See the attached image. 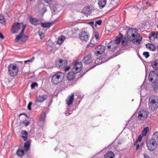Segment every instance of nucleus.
Wrapping results in <instances>:
<instances>
[{
  "label": "nucleus",
  "mask_w": 158,
  "mask_h": 158,
  "mask_svg": "<svg viewBox=\"0 0 158 158\" xmlns=\"http://www.w3.org/2000/svg\"><path fill=\"white\" fill-rule=\"evenodd\" d=\"M137 31L136 29L132 27L129 28L127 32V37L128 39L129 40H134L133 38L135 36Z\"/></svg>",
  "instance_id": "nucleus-3"
},
{
  "label": "nucleus",
  "mask_w": 158,
  "mask_h": 158,
  "mask_svg": "<svg viewBox=\"0 0 158 158\" xmlns=\"http://www.w3.org/2000/svg\"><path fill=\"white\" fill-rule=\"evenodd\" d=\"M155 35V34L154 33H152L150 34L149 35V40H151V38L152 36H154Z\"/></svg>",
  "instance_id": "nucleus-46"
},
{
  "label": "nucleus",
  "mask_w": 158,
  "mask_h": 158,
  "mask_svg": "<svg viewBox=\"0 0 158 158\" xmlns=\"http://www.w3.org/2000/svg\"><path fill=\"white\" fill-rule=\"evenodd\" d=\"M89 24L93 27H94V26H95V23H94V22L93 21L89 22Z\"/></svg>",
  "instance_id": "nucleus-47"
},
{
  "label": "nucleus",
  "mask_w": 158,
  "mask_h": 158,
  "mask_svg": "<svg viewBox=\"0 0 158 158\" xmlns=\"http://www.w3.org/2000/svg\"><path fill=\"white\" fill-rule=\"evenodd\" d=\"M92 61L93 60L91 56L88 55L85 56L82 60V61L84 64H89L91 63Z\"/></svg>",
  "instance_id": "nucleus-16"
},
{
  "label": "nucleus",
  "mask_w": 158,
  "mask_h": 158,
  "mask_svg": "<svg viewBox=\"0 0 158 158\" xmlns=\"http://www.w3.org/2000/svg\"><path fill=\"white\" fill-rule=\"evenodd\" d=\"M20 63H21L22 64H23V62H20Z\"/></svg>",
  "instance_id": "nucleus-63"
},
{
  "label": "nucleus",
  "mask_w": 158,
  "mask_h": 158,
  "mask_svg": "<svg viewBox=\"0 0 158 158\" xmlns=\"http://www.w3.org/2000/svg\"><path fill=\"white\" fill-rule=\"evenodd\" d=\"M151 66L153 69L158 70V59L155 60L151 62Z\"/></svg>",
  "instance_id": "nucleus-20"
},
{
  "label": "nucleus",
  "mask_w": 158,
  "mask_h": 158,
  "mask_svg": "<svg viewBox=\"0 0 158 158\" xmlns=\"http://www.w3.org/2000/svg\"><path fill=\"white\" fill-rule=\"evenodd\" d=\"M65 64H66H66H67V63H66V61H65Z\"/></svg>",
  "instance_id": "nucleus-61"
},
{
  "label": "nucleus",
  "mask_w": 158,
  "mask_h": 158,
  "mask_svg": "<svg viewBox=\"0 0 158 158\" xmlns=\"http://www.w3.org/2000/svg\"><path fill=\"white\" fill-rule=\"evenodd\" d=\"M8 69L9 74L13 77L17 74L19 71L18 66L15 63L10 64L8 66Z\"/></svg>",
  "instance_id": "nucleus-1"
},
{
  "label": "nucleus",
  "mask_w": 158,
  "mask_h": 158,
  "mask_svg": "<svg viewBox=\"0 0 158 158\" xmlns=\"http://www.w3.org/2000/svg\"><path fill=\"white\" fill-rule=\"evenodd\" d=\"M105 47L103 45L98 46L97 47L95 48V51L94 52L95 54L96 55H98L102 54L105 51Z\"/></svg>",
  "instance_id": "nucleus-12"
},
{
  "label": "nucleus",
  "mask_w": 158,
  "mask_h": 158,
  "mask_svg": "<svg viewBox=\"0 0 158 158\" xmlns=\"http://www.w3.org/2000/svg\"><path fill=\"white\" fill-rule=\"evenodd\" d=\"M64 74L61 72H58L52 77L51 82L54 84L57 85L60 82L62 81V77H63Z\"/></svg>",
  "instance_id": "nucleus-2"
},
{
  "label": "nucleus",
  "mask_w": 158,
  "mask_h": 158,
  "mask_svg": "<svg viewBox=\"0 0 158 158\" xmlns=\"http://www.w3.org/2000/svg\"><path fill=\"white\" fill-rule=\"evenodd\" d=\"M95 45V44L94 43H90L88 45H87V46H89L90 47H93Z\"/></svg>",
  "instance_id": "nucleus-49"
},
{
  "label": "nucleus",
  "mask_w": 158,
  "mask_h": 158,
  "mask_svg": "<svg viewBox=\"0 0 158 158\" xmlns=\"http://www.w3.org/2000/svg\"><path fill=\"white\" fill-rule=\"evenodd\" d=\"M74 95L73 93H72L70 96H68L66 100V102L68 106L71 105L73 102L74 100Z\"/></svg>",
  "instance_id": "nucleus-17"
},
{
  "label": "nucleus",
  "mask_w": 158,
  "mask_h": 158,
  "mask_svg": "<svg viewBox=\"0 0 158 158\" xmlns=\"http://www.w3.org/2000/svg\"><path fill=\"white\" fill-rule=\"evenodd\" d=\"M27 158H31L29 156H27Z\"/></svg>",
  "instance_id": "nucleus-60"
},
{
  "label": "nucleus",
  "mask_w": 158,
  "mask_h": 158,
  "mask_svg": "<svg viewBox=\"0 0 158 158\" xmlns=\"http://www.w3.org/2000/svg\"><path fill=\"white\" fill-rule=\"evenodd\" d=\"M82 68V64L81 62L76 63L74 64L71 72L75 74L80 72Z\"/></svg>",
  "instance_id": "nucleus-6"
},
{
  "label": "nucleus",
  "mask_w": 158,
  "mask_h": 158,
  "mask_svg": "<svg viewBox=\"0 0 158 158\" xmlns=\"http://www.w3.org/2000/svg\"><path fill=\"white\" fill-rule=\"evenodd\" d=\"M144 158H150L149 156L147 154L144 155Z\"/></svg>",
  "instance_id": "nucleus-53"
},
{
  "label": "nucleus",
  "mask_w": 158,
  "mask_h": 158,
  "mask_svg": "<svg viewBox=\"0 0 158 158\" xmlns=\"http://www.w3.org/2000/svg\"><path fill=\"white\" fill-rule=\"evenodd\" d=\"M26 27V25H23L22 26V29L20 33L17 35L15 39V42H18L22 38L23 39L27 40L28 38V37L25 35H23V33Z\"/></svg>",
  "instance_id": "nucleus-5"
},
{
  "label": "nucleus",
  "mask_w": 158,
  "mask_h": 158,
  "mask_svg": "<svg viewBox=\"0 0 158 158\" xmlns=\"http://www.w3.org/2000/svg\"><path fill=\"white\" fill-rule=\"evenodd\" d=\"M89 33L85 31H82L79 34V38L82 40L87 41L89 38Z\"/></svg>",
  "instance_id": "nucleus-9"
},
{
  "label": "nucleus",
  "mask_w": 158,
  "mask_h": 158,
  "mask_svg": "<svg viewBox=\"0 0 158 158\" xmlns=\"http://www.w3.org/2000/svg\"><path fill=\"white\" fill-rule=\"evenodd\" d=\"M16 154L19 156L21 157L24 154V151L23 149L19 148L17 151Z\"/></svg>",
  "instance_id": "nucleus-30"
},
{
  "label": "nucleus",
  "mask_w": 158,
  "mask_h": 158,
  "mask_svg": "<svg viewBox=\"0 0 158 158\" xmlns=\"http://www.w3.org/2000/svg\"><path fill=\"white\" fill-rule=\"evenodd\" d=\"M21 137L24 141L27 140L28 137V133L25 130L22 131L21 132Z\"/></svg>",
  "instance_id": "nucleus-24"
},
{
  "label": "nucleus",
  "mask_w": 158,
  "mask_h": 158,
  "mask_svg": "<svg viewBox=\"0 0 158 158\" xmlns=\"http://www.w3.org/2000/svg\"><path fill=\"white\" fill-rule=\"evenodd\" d=\"M143 55L146 58H148L149 56V53L147 52H144Z\"/></svg>",
  "instance_id": "nucleus-40"
},
{
  "label": "nucleus",
  "mask_w": 158,
  "mask_h": 158,
  "mask_svg": "<svg viewBox=\"0 0 158 158\" xmlns=\"http://www.w3.org/2000/svg\"><path fill=\"white\" fill-rule=\"evenodd\" d=\"M138 143V141L136 140L134 143V145H135L137 144V143Z\"/></svg>",
  "instance_id": "nucleus-57"
},
{
  "label": "nucleus",
  "mask_w": 158,
  "mask_h": 158,
  "mask_svg": "<svg viewBox=\"0 0 158 158\" xmlns=\"http://www.w3.org/2000/svg\"><path fill=\"white\" fill-rule=\"evenodd\" d=\"M117 44L113 40L111 41L107 44V48L110 51H114L117 47Z\"/></svg>",
  "instance_id": "nucleus-13"
},
{
  "label": "nucleus",
  "mask_w": 158,
  "mask_h": 158,
  "mask_svg": "<svg viewBox=\"0 0 158 158\" xmlns=\"http://www.w3.org/2000/svg\"><path fill=\"white\" fill-rule=\"evenodd\" d=\"M0 23L5 25L6 24V21L3 15L0 14Z\"/></svg>",
  "instance_id": "nucleus-33"
},
{
  "label": "nucleus",
  "mask_w": 158,
  "mask_h": 158,
  "mask_svg": "<svg viewBox=\"0 0 158 158\" xmlns=\"http://www.w3.org/2000/svg\"><path fill=\"white\" fill-rule=\"evenodd\" d=\"M35 59V57H32L31 58L28 60H25L24 61V63L26 64L28 62H31L32 61L34 60Z\"/></svg>",
  "instance_id": "nucleus-41"
},
{
  "label": "nucleus",
  "mask_w": 158,
  "mask_h": 158,
  "mask_svg": "<svg viewBox=\"0 0 158 158\" xmlns=\"http://www.w3.org/2000/svg\"><path fill=\"white\" fill-rule=\"evenodd\" d=\"M67 79L69 81H72L75 78V74L72 72L68 73L67 75Z\"/></svg>",
  "instance_id": "nucleus-23"
},
{
  "label": "nucleus",
  "mask_w": 158,
  "mask_h": 158,
  "mask_svg": "<svg viewBox=\"0 0 158 158\" xmlns=\"http://www.w3.org/2000/svg\"><path fill=\"white\" fill-rule=\"evenodd\" d=\"M133 39L134 40L131 39L132 40H129L132 41L136 45H138L140 44L142 38L139 35L136 34Z\"/></svg>",
  "instance_id": "nucleus-11"
},
{
  "label": "nucleus",
  "mask_w": 158,
  "mask_h": 158,
  "mask_svg": "<svg viewBox=\"0 0 158 158\" xmlns=\"http://www.w3.org/2000/svg\"><path fill=\"white\" fill-rule=\"evenodd\" d=\"M157 28H158V25H157Z\"/></svg>",
  "instance_id": "nucleus-64"
},
{
  "label": "nucleus",
  "mask_w": 158,
  "mask_h": 158,
  "mask_svg": "<svg viewBox=\"0 0 158 158\" xmlns=\"http://www.w3.org/2000/svg\"><path fill=\"white\" fill-rule=\"evenodd\" d=\"M22 123L24 124L25 126H27L30 124V122L27 120L25 119L23 121Z\"/></svg>",
  "instance_id": "nucleus-37"
},
{
  "label": "nucleus",
  "mask_w": 158,
  "mask_h": 158,
  "mask_svg": "<svg viewBox=\"0 0 158 158\" xmlns=\"http://www.w3.org/2000/svg\"><path fill=\"white\" fill-rule=\"evenodd\" d=\"M149 130V128L148 127H145L143 130V133L144 134V135H145L148 131Z\"/></svg>",
  "instance_id": "nucleus-39"
},
{
  "label": "nucleus",
  "mask_w": 158,
  "mask_h": 158,
  "mask_svg": "<svg viewBox=\"0 0 158 158\" xmlns=\"http://www.w3.org/2000/svg\"><path fill=\"white\" fill-rule=\"evenodd\" d=\"M107 2L106 0H99L98 4L100 9H102L105 6Z\"/></svg>",
  "instance_id": "nucleus-21"
},
{
  "label": "nucleus",
  "mask_w": 158,
  "mask_h": 158,
  "mask_svg": "<svg viewBox=\"0 0 158 158\" xmlns=\"http://www.w3.org/2000/svg\"><path fill=\"white\" fill-rule=\"evenodd\" d=\"M140 111H141V113L145 119L146 118L149 113V112L146 110H140Z\"/></svg>",
  "instance_id": "nucleus-32"
},
{
  "label": "nucleus",
  "mask_w": 158,
  "mask_h": 158,
  "mask_svg": "<svg viewBox=\"0 0 158 158\" xmlns=\"http://www.w3.org/2000/svg\"><path fill=\"white\" fill-rule=\"evenodd\" d=\"M114 157V154L111 151L107 152L104 156V158H113Z\"/></svg>",
  "instance_id": "nucleus-22"
},
{
  "label": "nucleus",
  "mask_w": 158,
  "mask_h": 158,
  "mask_svg": "<svg viewBox=\"0 0 158 158\" xmlns=\"http://www.w3.org/2000/svg\"><path fill=\"white\" fill-rule=\"evenodd\" d=\"M52 0H44L45 2L48 3L49 4H50L52 2Z\"/></svg>",
  "instance_id": "nucleus-48"
},
{
  "label": "nucleus",
  "mask_w": 158,
  "mask_h": 158,
  "mask_svg": "<svg viewBox=\"0 0 158 158\" xmlns=\"http://www.w3.org/2000/svg\"><path fill=\"white\" fill-rule=\"evenodd\" d=\"M102 23V20H98L95 22V27H96L97 24H98L99 25H100Z\"/></svg>",
  "instance_id": "nucleus-42"
},
{
  "label": "nucleus",
  "mask_w": 158,
  "mask_h": 158,
  "mask_svg": "<svg viewBox=\"0 0 158 158\" xmlns=\"http://www.w3.org/2000/svg\"><path fill=\"white\" fill-rule=\"evenodd\" d=\"M146 4L148 5L149 6H151V3L149 2H146Z\"/></svg>",
  "instance_id": "nucleus-52"
},
{
  "label": "nucleus",
  "mask_w": 158,
  "mask_h": 158,
  "mask_svg": "<svg viewBox=\"0 0 158 158\" xmlns=\"http://www.w3.org/2000/svg\"><path fill=\"white\" fill-rule=\"evenodd\" d=\"M150 140L158 145V132H156L153 134Z\"/></svg>",
  "instance_id": "nucleus-18"
},
{
  "label": "nucleus",
  "mask_w": 158,
  "mask_h": 158,
  "mask_svg": "<svg viewBox=\"0 0 158 158\" xmlns=\"http://www.w3.org/2000/svg\"><path fill=\"white\" fill-rule=\"evenodd\" d=\"M141 139H142L141 136V135H140L139 136L138 138V140H137L138 141H140L141 140Z\"/></svg>",
  "instance_id": "nucleus-51"
},
{
  "label": "nucleus",
  "mask_w": 158,
  "mask_h": 158,
  "mask_svg": "<svg viewBox=\"0 0 158 158\" xmlns=\"http://www.w3.org/2000/svg\"><path fill=\"white\" fill-rule=\"evenodd\" d=\"M30 143L29 141H27L24 143V150L26 152L27 151L30 147Z\"/></svg>",
  "instance_id": "nucleus-27"
},
{
  "label": "nucleus",
  "mask_w": 158,
  "mask_h": 158,
  "mask_svg": "<svg viewBox=\"0 0 158 158\" xmlns=\"http://www.w3.org/2000/svg\"><path fill=\"white\" fill-rule=\"evenodd\" d=\"M32 102H30L29 103V104H28V105L27 106V108L29 110H31V106L32 105Z\"/></svg>",
  "instance_id": "nucleus-45"
},
{
  "label": "nucleus",
  "mask_w": 158,
  "mask_h": 158,
  "mask_svg": "<svg viewBox=\"0 0 158 158\" xmlns=\"http://www.w3.org/2000/svg\"><path fill=\"white\" fill-rule=\"evenodd\" d=\"M156 99L153 98V97L150 98L149 100L148 105L149 108L152 110H155L157 109L158 105Z\"/></svg>",
  "instance_id": "nucleus-4"
},
{
  "label": "nucleus",
  "mask_w": 158,
  "mask_h": 158,
  "mask_svg": "<svg viewBox=\"0 0 158 158\" xmlns=\"http://www.w3.org/2000/svg\"><path fill=\"white\" fill-rule=\"evenodd\" d=\"M0 38L3 39L4 38V37L3 35L0 32Z\"/></svg>",
  "instance_id": "nucleus-54"
},
{
  "label": "nucleus",
  "mask_w": 158,
  "mask_h": 158,
  "mask_svg": "<svg viewBox=\"0 0 158 158\" xmlns=\"http://www.w3.org/2000/svg\"><path fill=\"white\" fill-rule=\"evenodd\" d=\"M146 145L148 150L150 152L154 151L155 149L157 144L150 140L148 142L146 141Z\"/></svg>",
  "instance_id": "nucleus-10"
},
{
  "label": "nucleus",
  "mask_w": 158,
  "mask_h": 158,
  "mask_svg": "<svg viewBox=\"0 0 158 158\" xmlns=\"http://www.w3.org/2000/svg\"><path fill=\"white\" fill-rule=\"evenodd\" d=\"M53 23V22H50L49 23H40V24H41V27H49L52 26Z\"/></svg>",
  "instance_id": "nucleus-26"
},
{
  "label": "nucleus",
  "mask_w": 158,
  "mask_h": 158,
  "mask_svg": "<svg viewBox=\"0 0 158 158\" xmlns=\"http://www.w3.org/2000/svg\"><path fill=\"white\" fill-rule=\"evenodd\" d=\"M63 62V60H62V59H60L59 60V63L61 64Z\"/></svg>",
  "instance_id": "nucleus-56"
},
{
  "label": "nucleus",
  "mask_w": 158,
  "mask_h": 158,
  "mask_svg": "<svg viewBox=\"0 0 158 158\" xmlns=\"http://www.w3.org/2000/svg\"><path fill=\"white\" fill-rule=\"evenodd\" d=\"M146 46L147 48L149 49L151 51H154L155 50V47L154 45L152 44H147Z\"/></svg>",
  "instance_id": "nucleus-29"
},
{
  "label": "nucleus",
  "mask_w": 158,
  "mask_h": 158,
  "mask_svg": "<svg viewBox=\"0 0 158 158\" xmlns=\"http://www.w3.org/2000/svg\"><path fill=\"white\" fill-rule=\"evenodd\" d=\"M139 148V144H137L136 146V150H138Z\"/></svg>",
  "instance_id": "nucleus-55"
},
{
  "label": "nucleus",
  "mask_w": 158,
  "mask_h": 158,
  "mask_svg": "<svg viewBox=\"0 0 158 158\" xmlns=\"http://www.w3.org/2000/svg\"><path fill=\"white\" fill-rule=\"evenodd\" d=\"M71 111H70L69 113H71Z\"/></svg>",
  "instance_id": "nucleus-62"
},
{
  "label": "nucleus",
  "mask_w": 158,
  "mask_h": 158,
  "mask_svg": "<svg viewBox=\"0 0 158 158\" xmlns=\"http://www.w3.org/2000/svg\"><path fill=\"white\" fill-rule=\"evenodd\" d=\"M122 45L123 47H126L128 45V42L127 40H123L122 42Z\"/></svg>",
  "instance_id": "nucleus-36"
},
{
  "label": "nucleus",
  "mask_w": 158,
  "mask_h": 158,
  "mask_svg": "<svg viewBox=\"0 0 158 158\" xmlns=\"http://www.w3.org/2000/svg\"><path fill=\"white\" fill-rule=\"evenodd\" d=\"M65 39L64 36L62 35L59 37L57 41V43L59 45H61Z\"/></svg>",
  "instance_id": "nucleus-28"
},
{
  "label": "nucleus",
  "mask_w": 158,
  "mask_h": 158,
  "mask_svg": "<svg viewBox=\"0 0 158 158\" xmlns=\"http://www.w3.org/2000/svg\"><path fill=\"white\" fill-rule=\"evenodd\" d=\"M123 37V35L120 33V34L116 38L115 40H113L117 44H119L121 40Z\"/></svg>",
  "instance_id": "nucleus-25"
},
{
  "label": "nucleus",
  "mask_w": 158,
  "mask_h": 158,
  "mask_svg": "<svg viewBox=\"0 0 158 158\" xmlns=\"http://www.w3.org/2000/svg\"><path fill=\"white\" fill-rule=\"evenodd\" d=\"M38 84L36 83H33L31 85V89L34 88L36 86H37Z\"/></svg>",
  "instance_id": "nucleus-43"
},
{
  "label": "nucleus",
  "mask_w": 158,
  "mask_h": 158,
  "mask_svg": "<svg viewBox=\"0 0 158 158\" xmlns=\"http://www.w3.org/2000/svg\"><path fill=\"white\" fill-rule=\"evenodd\" d=\"M109 59H107L106 60H103V58H102V59L100 58L97 59L95 61V64H94L93 65L91 68H90L89 69L87 70L86 71V72H87L89 70L93 69L94 67H95L97 65H99L103 63V62L107 61Z\"/></svg>",
  "instance_id": "nucleus-15"
},
{
  "label": "nucleus",
  "mask_w": 158,
  "mask_h": 158,
  "mask_svg": "<svg viewBox=\"0 0 158 158\" xmlns=\"http://www.w3.org/2000/svg\"><path fill=\"white\" fill-rule=\"evenodd\" d=\"M71 114V113H66L65 114H66V115H67V116H68L69 115V114Z\"/></svg>",
  "instance_id": "nucleus-58"
},
{
  "label": "nucleus",
  "mask_w": 158,
  "mask_h": 158,
  "mask_svg": "<svg viewBox=\"0 0 158 158\" xmlns=\"http://www.w3.org/2000/svg\"><path fill=\"white\" fill-rule=\"evenodd\" d=\"M149 80L150 82H156L158 81V74L155 73L154 71L150 72L148 77Z\"/></svg>",
  "instance_id": "nucleus-8"
},
{
  "label": "nucleus",
  "mask_w": 158,
  "mask_h": 158,
  "mask_svg": "<svg viewBox=\"0 0 158 158\" xmlns=\"http://www.w3.org/2000/svg\"><path fill=\"white\" fill-rule=\"evenodd\" d=\"M22 25V23L18 22L14 23L11 29V31L12 33V34L17 33L20 29Z\"/></svg>",
  "instance_id": "nucleus-7"
},
{
  "label": "nucleus",
  "mask_w": 158,
  "mask_h": 158,
  "mask_svg": "<svg viewBox=\"0 0 158 158\" xmlns=\"http://www.w3.org/2000/svg\"><path fill=\"white\" fill-rule=\"evenodd\" d=\"M48 98L47 94H44L42 95H39L35 100V102L37 103H41L46 100Z\"/></svg>",
  "instance_id": "nucleus-14"
},
{
  "label": "nucleus",
  "mask_w": 158,
  "mask_h": 158,
  "mask_svg": "<svg viewBox=\"0 0 158 158\" xmlns=\"http://www.w3.org/2000/svg\"><path fill=\"white\" fill-rule=\"evenodd\" d=\"M152 87L155 91L156 92H158V81L153 82Z\"/></svg>",
  "instance_id": "nucleus-31"
},
{
  "label": "nucleus",
  "mask_w": 158,
  "mask_h": 158,
  "mask_svg": "<svg viewBox=\"0 0 158 158\" xmlns=\"http://www.w3.org/2000/svg\"><path fill=\"white\" fill-rule=\"evenodd\" d=\"M39 33L41 39H42L44 38V33H43L41 32H39Z\"/></svg>",
  "instance_id": "nucleus-44"
},
{
  "label": "nucleus",
  "mask_w": 158,
  "mask_h": 158,
  "mask_svg": "<svg viewBox=\"0 0 158 158\" xmlns=\"http://www.w3.org/2000/svg\"><path fill=\"white\" fill-rule=\"evenodd\" d=\"M138 118L139 120H144L145 119L141 113V111H140L139 112Z\"/></svg>",
  "instance_id": "nucleus-35"
},
{
  "label": "nucleus",
  "mask_w": 158,
  "mask_h": 158,
  "mask_svg": "<svg viewBox=\"0 0 158 158\" xmlns=\"http://www.w3.org/2000/svg\"><path fill=\"white\" fill-rule=\"evenodd\" d=\"M29 21L32 24L35 25L40 24V23H38V22L40 21V20L37 19L35 18L31 17L29 18Z\"/></svg>",
  "instance_id": "nucleus-19"
},
{
  "label": "nucleus",
  "mask_w": 158,
  "mask_h": 158,
  "mask_svg": "<svg viewBox=\"0 0 158 158\" xmlns=\"http://www.w3.org/2000/svg\"><path fill=\"white\" fill-rule=\"evenodd\" d=\"M22 114L25 115L26 116H27V114H20V115H22Z\"/></svg>",
  "instance_id": "nucleus-59"
},
{
  "label": "nucleus",
  "mask_w": 158,
  "mask_h": 158,
  "mask_svg": "<svg viewBox=\"0 0 158 158\" xmlns=\"http://www.w3.org/2000/svg\"><path fill=\"white\" fill-rule=\"evenodd\" d=\"M97 40L99 39V33L97 31H95L94 32V36Z\"/></svg>",
  "instance_id": "nucleus-38"
},
{
  "label": "nucleus",
  "mask_w": 158,
  "mask_h": 158,
  "mask_svg": "<svg viewBox=\"0 0 158 158\" xmlns=\"http://www.w3.org/2000/svg\"><path fill=\"white\" fill-rule=\"evenodd\" d=\"M46 113L45 112H44L41 115L40 118V121L43 122H44L46 119Z\"/></svg>",
  "instance_id": "nucleus-34"
},
{
  "label": "nucleus",
  "mask_w": 158,
  "mask_h": 158,
  "mask_svg": "<svg viewBox=\"0 0 158 158\" xmlns=\"http://www.w3.org/2000/svg\"><path fill=\"white\" fill-rule=\"evenodd\" d=\"M70 68V67H66L64 69V71L65 72L68 71Z\"/></svg>",
  "instance_id": "nucleus-50"
}]
</instances>
